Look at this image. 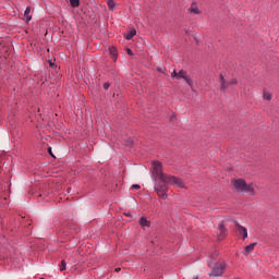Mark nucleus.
Wrapping results in <instances>:
<instances>
[{"mask_svg":"<svg viewBox=\"0 0 279 279\" xmlns=\"http://www.w3.org/2000/svg\"><path fill=\"white\" fill-rule=\"evenodd\" d=\"M48 154H50V156H52L53 158V153L51 151V147H48Z\"/></svg>","mask_w":279,"mask_h":279,"instance_id":"23","label":"nucleus"},{"mask_svg":"<svg viewBox=\"0 0 279 279\" xmlns=\"http://www.w3.org/2000/svg\"><path fill=\"white\" fill-rule=\"evenodd\" d=\"M104 88H105L106 90H108V88H110V83H105V84H104Z\"/></svg>","mask_w":279,"mask_h":279,"instance_id":"21","label":"nucleus"},{"mask_svg":"<svg viewBox=\"0 0 279 279\" xmlns=\"http://www.w3.org/2000/svg\"><path fill=\"white\" fill-rule=\"evenodd\" d=\"M228 234V230L226 227L221 223L218 226L217 236L221 241V239H226V235Z\"/></svg>","mask_w":279,"mask_h":279,"instance_id":"6","label":"nucleus"},{"mask_svg":"<svg viewBox=\"0 0 279 279\" xmlns=\"http://www.w3.org/2000/svg\"><path fill=\"white\" fill-rule=\"evenodd\" d=\"M32 12V8L27 7L26 10L24 11V17L26 23H29L32 21V15H29Z\"/></svg>","mask_w":279,"mask_h":279,"instance_id":"10","label":"nucleus"},{"mask_svg":"<svg viewBox=\"0 0 279 279\" xmlns=\"http://www.w3.org/2000/svg\"><path fill=\"white\" fill-rule=\"evenodd\" d=\"M171 77H175V80H185L186 84H189V86H193V81L191 78H189V76H186V74L183 72V70H181L179 73L173 71V73L171 74Z\"/></svg>","mask_w":279,"mask_h":279,"instance_id":"4","label":"nucleus"},{"mask_svg":"<svg viewBox=\"0 0 279 279\" xmlns=\"http://www.w3.org/2000/svg\"><path fill=\"white\" fill-rule=\"evenodd\" d=\"M219 83L221 93H226L230 88V82L226 81V74L223 72L219 74Z\"/></svg>","mask_w":279,"mask_h":279,"instance_id":"5","label":"nucleus"},{"mask_svg":"<svg viewBox=\"0 0 279 279\" xmlns=\"http://www.w3.org/2000/svg\"><path fill=\"white\" fill-rule=\"evenodd\" d=\"M190 12H193V14H199V9H197V7H192Z\"/></svg>","mask_w":279,"mask_h":279,"instance_id":"18","label":"nucleus"},{"mask_svg":"<svg viewBox=\"0 0 279 279\" xmlns=\"http://www.w3.org/2000/svg\"><path fill=\"white\" fill-rule=\"evenodd\" d=\"M65 269H66V262L65 260H61L60 271H64Z\"/></svg>","mask_w":279,"mask_h":279,"instance_id":"17","label":"nucleus"},{"mask_svg":"<svg viewBox=\"0 0 279 279\" xmlns=\"http://www.w3.org/2000/svg\"><path fill=\"white\" fill-rule=\"evenodd\" d=\"M236 84H238L236 78H233V80H231V81L229 82V85H230V86H234V85H236Z\"/></svg>","mask_w":279,"mask_h":279,"instance_id":"19","label":"nucleus"},{"mask_svg":"<svg viewBox=\"0 0 279 279\" xmlns=\"http://www.w3.org/2000/svg\"><path fill=\"white\" fill-rule=\"evenodd\" d=\"M194 279H199L198 277H194Z\"/></svg>","mask_w":279,"mask_h":279,"instance_id":"26","label":"nucleus"},{"mask_svg":"<svg viewBox=\"0 0 279 279\" xmlns=\"http://www.w3.org/2000/svg\"><path fill=\"white\" fill-rule=\"evenodd\" d=\"M107 5L109 10H114V0H107Z\"/></svg>","mask_w":279,"mask_h":279,"instance_id":"16","label":"nucleus"},{"mask_svg":"<svg viewBox=\"0 0 279 279\" xmlns=\"http://www.w3.org/2000/svg\"><path fill=\"white\" fill-rule=\"evenodd\" d=\"M135 34H136V29L130 31V33H128V34L125 35L126 40H132V39L134 38V35H135Z\"/></svg>","mask_w":279,"mask_h":279,"instance_id":"13","label":"nucleus"},{"mask_svg":"<svg viewBox=\"0 0 279 279\" xmlns=\"http://www.w3.org/2000/svg\"><path fill=\"white\" fill-rule=\"evenodd\" d=\"M233 186L238 193H250L251 195H254V185L245 182L243 179H238L233 181Z\"/></svg>","mask_w":279,"mask_h":279,"instance_id":"2","label":"nucleus"},{"mask_svg":"<svg viewBox=\"0 0 279 279\" xmlns=\"http://www.w3.org/2000/svg\"><path fill=\"white\" fill-rule=\"evenodd\" d=\"M263 99H266V101H271V93L264 90Z\"/></svg>","mask_w":279,"mask_h":279,"instance_id":"14","label":"nucleus"},{"mask_svg":"<svg viewBox=\"0 0 279 279\" xmlns=\"http://www.w3.org/2000/svg\"><path fill=\"white\" fill-rule=\"evenodd\" d=\"M218 256H219V252L215 251L207 262L208 267H213V263H215V260H217Z\"/></svg>","mask_w":279,"mask_h":279,"instance_id":"8","label":"nucleus"},{"mask_svg":"<svg viewBox=\"0 0 279 279\" xmlns=\"http://www.w3.org/2000/svg\"><path fill=\"white\" fill-rule=\"evenodd\" d=\"M132 189H135V191H138V189H141V185L134 184V185H132Z\"/></svg>","mask_w":279,"mask_h":279,"instance_id":"22","label":"nucleus"},{"mask_svg":"<svg viewBox=\"0 0 279 279\" xmlns=\"http://www.w3.org/2000/svg\"><path fill=\"white\" fill-rule=\"evenodd\" d=\"M153 175L155 180H161V183L155 185V191L161 199H167V191H169L167 184L184 189V181L182 179L162 173V163L160 161L153 162Z\"/></svg>","mask_w":279,"mask_h":279,"instance_id":"1","label":"nucleus"},{"mask_svg":"<svg viewBox=\"0 0 279 279\" xmlns=\"http://www.w3.org/2000/svg\"><path fill=\"white\" fill-rule=\"evenodd\" d=\"M117 274H119V271H121V268H116Z\"/></svg>","mask_w":279,"mask_h":279,"instance_id":"24","label":"nucleus"},{"mask_svg":"<svg viewBox=\"0 0 279 279\" xmlns=\"http://www.w3.org/2000/svg\"><path fill=\"white\" fill-rule=\"evenodd\" d=\"M50 66H53V62H50Z\"/></svg>","mask_w":279,"mask_h":279,"instance_id":"25","label":"nucleus"},{"mask_svg":"<svg viewBox=\"0 0 279 279\" xmlns=\"http://www.w3.org/2000/svg\"><path fill=\"white\" fill-rule=\"evenodd\" d=\"M126 53L129 54V56H134V52H132V49H126Z\"/></svg>","mask_w":279,"mask_h":279,"instance_id":"20","label":"nucleus"},{"mask_svg":"<svg viewBox=\"0 0 279 279\" xmlns=\"http://www.w3.org/2000/svg\"><path fill=\"white\" fill-rule=\"evenodd\" d=\"M254 247H256V243H252V244L247 245L245 247L246 254H251L252 252H254Z\"/></svg>","mask_w":279,"mask_h":279,"instance_id":"12","label":"nucleus"},{"mask_svg":"<svg viewBox=\"0 0 279 279\" xmlns=\"http://www.w3.org/2000/svg\"><path fill=\"white\" fill-rule=\"evenodd\" d=\"M70 1V5H72V8H78L80 7V0H69Z\"/></svg>","mask_w":279,"mask_h":279,"instance_id":"15","label":"nucleus"},{"mask_svg":"<svg viewBox=\"0 0 279 279\" xmlns=\"http://www.w3.org/2000/svg\"><path fill=\"white\" fill-rule=\"evenodd\" d=\"M226 269L225 263H216L211 269V271L208 274L209 278H219L223 276V270Z\"/></svg>","mask_w":279,"mask_h":279,"instance_id":"3","label":"nucleus"},{"mask_svg":"<svg viewBox=\"0 0 279 279\" xmlns=\"http://www.w3.org/2000/svg\"><path fill=\"white\" fill-rule=\"evenodd\" d=\"M109 53L113 62H117V58H118L117 49L114 47L109 48Z\"/></svg>","mask_w":279,"mask_h":279,"instance_id":"11","label":"nucleus"},{"mask_svg":"<svg viewBox=\"0 0 279 279\" xmlns=\"http://www.w3.org/2000/svg\"><path fill=\"white\" fill-rule=\"evenodd\" d=\"M140 226H141V228H149V226H151V223L149 222V220H147V218L142 217L140 219Z\"/></svg>","mask_w":279,"mask_h":279,"instance_id":"9","label":"nucleus"},{"mask_svg":"<svg viewBox=\"0 0 279 279\" xmlns=\"http://www.w3.org/2000/svg\"><path fill=\"white\" fill-rule=\"evenodd\" d=\"M235 228H236L239 234H242L243 240L247 239V228L239 225V222L235 223Z\"/></svg>","mask_w":279,"mask_h":279,"instance_id":"7","label":"nucleus"}]
</instances>
